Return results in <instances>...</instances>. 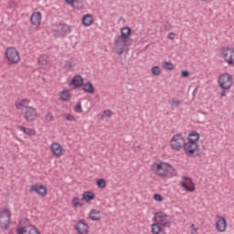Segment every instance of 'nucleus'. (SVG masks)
I'll return each instance as SVG.
<instances>
[{"label": "nucleus", "mask_w": 234, "mask_h": 234, "mask_svg": "<svg viewBox=\"0 0 234 234\" xmlns=\"http://www.w3.org/2000/svg\"><path fill=\"white\" fill-rule=\"evenodd\" d=\"M38 63L40 65H48V57L47 55H42L38 58Z\"/></svg>", "instance_id": "obj_30"}, {"label": "nucleus", "mask_w": 234, "mask_h": 234, "mask_svg": "<svg viewBox=\"0 0 234 234\" xmlns=\"http://www.w3.org/2000/svg\"><path fill=\"white\" fill-rule=\"evenodd\" d=\"M222 58L229 63V65H234V48H225L222 50Z\"/></svg>", "instance_id": "obj_11"}, {"label": "nucleus", "mask_w": 234, "mask_h": 234, "mask_svg": "<svg viewBox=\"0 0 234 234\" xmlns=\"http://www.w3.org/2000/svg\"><path fill=\"white\" fill-rule=\"evenodd\" d=\"M55 37H65L67 34H70V27L67 24H58L56 29L53 30Z\"/></svg>", "instance_id": "obj_8"}, {"label": "nucleus", "mask_w": 234, "mask_h": 234, "mask_svg": "<svg viewBox=\"0 0 234 234\" xmlns=\"http://www.w3.org/2000/svg\"><path fill=\"white\" fill-rule=\"evenodd\" d=\"M69 85H74V87H81V85H83V78L80 75L74 76Z\"/></svg>", "instance_id": "obj_20"}, {"label": "nucleus", "mask_w": 234, "mask_h": 234, "mask_svg": "<svg viewBox=\"0 0 234 234\" xmlns=\"http://www.w3.org/2000/svg\"><path fill=\"white\" fill-rule=\"evenodd\" d=\"M66 3H68V5H72V3H75V0H66Z\"/></svg>", "instance_id": "obj_45"}, {"label": "nucleus", "mask_w": 234, "mask_h": 234, "mask_svg": "<svg viewBox=\"0 0 234 234\" xmlns=\"http://www.w3.org/2000/svg\"><path fill=\"white\" fill-rule=\"evenodd\" d=\"M90 220L98 221L100 220L101 216H100V210L92 209L90 212Z\"/></svg>", "instance_id": "obj_24"}, {"label": "nucleus", "mask_w": 234, "mask_h": 234, "mask_svg": "<svg viewBox=\"0 0 234 234\" xmlns=\"http://www.w3.org/2000/svg\"><path fill=\"white\" fill-rule=\"evenodd\" d=\"M171 105H172V107H179L180 106V101L173 99L172 102H171Z\"/></svg>", "instance_id": "obj_36"}, {"label": "nucleus", "mask_w": 234, "mask_h": 234, "mask_svg": "<svg viewBox=\"0 0 234 234\" xmlns=\"http://www.w3.org/2000/svg\"><path fill=\"white\" fill-rule=\"evenodd\" d=\"M170 143L174 151H182V149H184V145L186 144V138H184L182 134L176 133L172 137Z\"/></svg>", "instance_id": "obj_4"}, {"label": "nucleus", "mask_w": 234, "mask_h": 234, "mask_svg": "<svg viewBox=\"0 0 234 234\" xmlns=\"http://www.w3.org/2000/svg\"><path fill=\"white\" fill-rule=\"evenodd\" d=\"M163 67H164V69H165V70H174L175 69V65L171 62H164Z\"/></svg>", "instance_id": "obj_32"}, {"label": "nucleus", "mask_w": 234, "mask_h": 234, "mask_svg": "<svg viewBox=\"0 0 234 234\" xmlns=\"http://www.w3.org/2000/svg\"><path fill=\"white\" fill-rule=\"evenodd\" d=\"M30 21L35 27L41 25V13L35 12L31 15Z\"/></svg>", "instance_id": "obj_18"}, {"label": "nucleus", "mask_w": 234, "mask_h": 234, "mask_svg": "<svg viewBox=\"0 0 234 234\" xmlns=\"http://www.w3.org/2000/svg\"><path fill=\"white\" fill-rule=\"evenodd\" d=\"M190 229H192V234H195V233H197V229L195 228V224H192V225L190 226Z\"/></svg>", "instance_id": "obj_42"}, {"label": "nucleus", "mask_w": 234, "mask_h": 234, "mask_svg": "<svg viewBox=\"0 0 234 234\" xmlns=\"http://www.w3.org/2000/svg\"><path fill=\"white\" fill-rule=\"evenodd\" d=\"M161 225H158V223H153L151 225V231L153 234H160L162 233V227Z\"/></svg>", "instance_id": "obj_28"}, {"label": "nucleus", "mask_w": 234, "mask_h": 234, "mask_svg": "<svg viewBox=\"0 0 234 234\" xmlns=\"http://www.w3.org/2000/svg\"><path fill=\"white\" fill-rule=\"evenodd\" d=\"M195 92H197V90H194L193 94H195Z\"/></svg>", "instance_id": "obj_48"}, {"label": "nucleus", "mask_w": 234, "mask_h": 234, "mask_svg": "<svg viewBox=\"0 0 234 234\" xmlns=\"http://www.w3.org/2000/svg\"><path fill=\"white\" fill-rule=\"evenodd\" d=\"M82 112L81 103H78V104L75 106V112Z\"/></svg>", "instance_id": "obj_40"}, {"label": "nucleus", "mask_w": 234, "mask_h": 234, "mask_svg": "<svg viewBox=\"0 0 234 234\" xmlns=\"http://www.w3.org/2000/svg\"><path fill=\"white\" fill-rule=\"evenodd\" d=\"M96 196H94V193L90 191H86L82 194V200H85L86 202H90V200H94Z\"/></svg>", "instance_id": "obj_23"}, {"label": "nucleus", "mask_w": 234, "mask_h": 234, "mask_svg": "<svg viewBox=\"0 0 234 234\" xmlns=\"http://www.w3.org/2000/svg\"><path fill=\"white\" fill-rule=\"evenodd\" d=\"M127 45H129L127 38H124L123 37H121V36L115 37L114 47L116 48L117 54H119V56H122V54H123V52H125V47H127Z\"/></svg>", "instance_id": "obj_6"}, {"label": "nucleus", "mask_w": 234, "mask_h": 234, "mask_svg": "<svg viewBox=\"0 0 234 234\" xmlns=\"http://www.w3.org/2000/svg\"><path fill=\"white\" fill-rule=\"evenodd\" d=\"M151 168L154 175L161 176V178H173V176H176V170L168 163H154Z\"/></svg>", "instance_id": "obj_1"}, {"label": "nucleus", "mask_w": 234, "mask_h": 234, "mask_svg": "<svg viewBox=\"0 0 234 234\" xmlns=\"http://www.w3.org/2000/svg\"><path fill=\"white\" fill-rule=\"evenodd\" d=\"M30 104V101L28 99H24L16 103V109H18V111H25V109H27V107H31L28 106Z\"/></svg>", "instance_id": "obj_19"}, {"label": "nucleus", "mask_w": 234, "mask_h": 234, "mask_svg": "<svg viewBox=\"0 0 234 234\" xmlns=\"http://www.w3.org/2000/svg\"><path fill=\"white\" fill-rule=\"evenodd\" d=\"M5 57L10 63H19L20 61L19 51L16 48H8L5 50Z\"/></svg>", "instance_id": "obj_10"}, {"label": "nucleus", "mask_w": 234, "mask_h": 234, "mask_svg": "<svg viewBox=\"0 0 234 234\" xmlns=\"http://www.w3.org/2000/svg\"><path fill=\"white\" fill-rule=\"evenodd\" d=\"M183 178L185 181L180 182L179 186L186 189V191H190V193H193V191H195V185L193 184V180L187 176H185Z\"/></svg>", "instance_id": "obj_15"}, {"label": "nucleus", "mask_w": 234, "mask_h": 234, "mask_svg": "<svg viewBox=\"0 0 234 234\" xmlns=\"http://www.w3.org/2000/svg\"><path fill=\"white\" fill-rule=\"evenodd\" d=\"M30 193H37L40 197H47V187L43 185H32L30 186Z\"/></svg>", "instance_id": "obj_16"}, {"label": "nucleus", "mask_w": 234, "mask_h": 234, "mask_svg": "<svg viewBox=\"0 0 234 234\" xmlns=\"http://www.w3.org/2000/svg\"><path fill=\"white\" fill-rule=\"evenodd\" d=\"M46 120H47L48 122H52V121L54 120V115H52V112H48V113L46 114Z\"/></svg>", "instance_id": "obj_37"}, {"label": "nucleus", "mask_w": 234, "mask_h": 234, "mask_svg": "<svg viewBox=\"0 0 234 234\" xmlns=\"http://www.w3.org/2000/svg\"><path fill=\"white\" fill-rule=\"evenodd\" d=\"M131 36V27H122L121 29V37H124V39H128L129 37Z\"/></svg>", "instance_id": "obj_26"}, {"label": "nucleus", "mask_w": 234, "mask_h": 234, "mask_svg": "<svg viewBox=\"0 0 234 234\" xmlns=\"http://www.w3.org/2000/svg\"><path fill=\"white\" fill-rule=\"evenodd\" d=\"M188 142H194V144H197L198 140H200V134L197 132H191L187 136Z\"/></svg>", "instance_id": "obj_22"}, {"label": "nucleus", "mask_w": 234, "mask_h": 234, "mask_svg": "<svg viewBox=\"0 0 234 234\" xmlns=\"http://www.w3.org/2000/svg\"><path fill=\"white\" fill-rule=\"evenodd\" d=\"M16 234H41L37 228L35 226H25V227H18L16 229Z\"/></svg>", "instance_id": "obj_12"}, {"label": "nucleus", "mask_w": 234, "mask_h": 234, "mask_svg": "<svg viewBox=\"0 0 234 234\" xmlns=\"http://www.w3.org/2000/svg\"><path fill=\"white\" fill-rule=\"evenodd\" d=\"M64 69L65 70H68V71L70 70V69H72V62L67 61L64 65Z\"/></svg>", "instance_id": "obj_35"}, {"label": "nucleus", "mask_w": 234, "mask_h": 234, "mask_svg": "<svg viewBox=\"0 0 234 234\" xmlns=\"http://www.w3.org/2000/svg\"><path fill=\"white\" fill-rule=\"evenodd\" d=\"M181 76L183 78H187L189 76V71H187V70L182 71Z\"/></svg>", "instance_id": "obj_41"}, {"label": "nucleus", "mask_w": 234, "mask_h": 234, "mask_svg": "<svg viewBox=\"0 0 234 234\" xmlns=\"http://www.w3.org/2000/svg\"><path fill=\"white\" fill-rule=\"evenodd\" d=\"M153 76H160L162 74V70H160V67L155 66L152 68Z\"/></svg>", "instance_id": "obj_33"}, {"label": "nucleus", "mask_w": 234, "mask_h": 234, "mask_svg": "<svg viewBox=\"0 0 234 234\" xmlns=\"http://www.w3.org/2000/svg\"><path fill=\"white\" fill-rule=\"evenodd\" d=\"M154 200H156L157 202H162L163 198L162 196L160 194H155L154 196Z\"/></svg>", "instance_id": "obj_39"}, {"label": "nucleus", "mask_w": 234, "mask_h": 234, "mask_svg": "<svg viewBox=\"0 0 234 234\" xmlns=\"http://www.w3.org/2000/svg\"><path fill=\"white\" fill-rule=\"evenodd\" d=\"M92 16L90 15H85L82 18V25H84V27H90V25H92Z\"/></svg>", "instance_id": "obj_25"}, {"label": "nucleus", "mask_w": 234, "mask_h": 234, "mask_svg": "<svg viewBox=\"0 0 234 234\" xmlns=\"http://www.w3.org/2000/svg\"><path fill=\"white\" fill-rule=\"evenodd\" d=\"M18 129L22 131L25 134H27V136H36V130L32 128H27L25 126H18Z\"/></svg>", "instance_id": "obj_21"}, {"label": "nucleus", "mask_w": 234, "mask_h": 234, "mask_svg": "<svg viewBox=\"0 0 234 234\" xmlns=\"http://www.w3.org/2000/svg\"><path fill=\"white\" fill-rule=\"evenodd\" d=\"M219 87L223 90H228L231 88V85H233V79L231 78L230 74L224 73L220 75L218 79Z\"/></svg>", "instance_id": "obj_9"}, {"label": "nucleus", "mask_w": 234, "mask_h": 234, "mask_svg": "<svg viewBox=\"0 0 234 234\" xmlns=\"http://www.w3.org/2000/svg\"><path fill=\"white\" fill-rule=\"evenodd\" d=\"M50 149L51 153L55 156H61L63 154V147L61 146V144H59V143H53L50 146Z\"/></svg>", "instance_id": "obj_17"}, {"label": "nucleus", "mask_w": 234, "mask_h": 234, "mask_svg": "<svg viewBox=\"0 0 234 234\" xmlns=\"http://www.w3.org/2000/svg\"><path fill=\"white\" fill-rule=\"evenodd\" d=\"M227 228H228V222L226 221V218L222 216H217V221H216L217 231H218V233H224Z\"/></svg>", "instance_id": "obj_13"}, {"label": "nucleus", "mask_w": 234, "mask_h": 234, "mask_svg": "<svg viewBox=\"0 0 234 234\" xmlns=\"http://www.w3.org/2000/svg\"><path fill=\"white\" fill-rule=\"evenodd\" d=\"M73 207H82L83 203L79 199V197H74L72 200Z\"/></svg>", "instance_id": "obj_31"}, {"label": "nucleus", "mask_w": 234, "mask_h": 234, "mask_svg": "<svg viewBox=\"0 0 234 234\" xmlns=\"http://www.w3.org/2000/svg\"><path fill=\"white\" fill-rule=\"evenodd\" d=\"M84 0H75V3H78L79 5H81V3L83 2Z\"/></svg>", "instance_id": "obj_46"}, {"label": "nucleus", "mask_w": 234, "mask_h": 234, "mask_svg": "<svg viewBox=\"0 0 234 234\" xmlns=\"http://www.w3.org/2000/svg\"><path fill=\"white\" fill-rule=\"evenodd\" d=\"M23 118L26 122H36L37 118V110L34 107H27L22 111Z\"/></svg>", "instance_id": "obj_7"}, {"label": "nucleus", "mask_w": 234, "mask_h": 234, "mask_svg": "<svg viewBox=\"0 0 234 234\" xmlns=\"http://www.w3.org/2000/svg\"><path fill=\"white\" fill-rule=\"evenodd\" d=\"M103 113L105 114V116L107 118H111V116H112V111H111V110H106L103 112Z\"/></svg>", "instance_id": "obj_38"}, {"label": "nucleus", "mask_w": 234, "mask_h": 234, "mask_svg": "<svg viewBox=\"0 0 234 234\" xmlns=\"http://www.w3.org/2000/svg\"><path fill=\"white\" fill-rule=\"evenodd\" d=\"M66 119L68 120V122H74V116L72 115H67Z\"/></svg>", "instance_id": "obj_43"}, {"label": "nucleus", "mask_w": 234, "mask_h": 234, "mask_svg": "<svg viewBox=\"0 0 234 234\" xmlns=\"http://www.w3.org/2000/svg\"><path fill=\"white\" fill-rule=\"evenodd\" d=\"M168 39H175V33H169Z\"/></svg>", "instance_id": "obj_44"}, {"label": "nucleus", "mask_w": 234, "mask_h": 234, "mask_svg": "<svg viewBox=\"0 0 234 234\" xmlns=\"http://www.w3.org/2000/svg\"><path fill=\"white\" fill-rule=\"evenodd\" d=\"M83 90L84 92H88L89 94L94 93V86L90 82H87L83 84Z\"/></svg>", "instance_id": "obj_27"}, {"label": "nucleus", "mask_w": 234, "mask_h": 234, "mask_svg": "<svg viewBox=\"0 0 234 234\" xmlns=\"http://www.w3.org/2000/svg\"><path fill=\"white\" fill-rule=\"evenodd\" d=\"M74 229L79 234H89V224L85 222V219H80L75 225Z\"/></svg>", "instance_id": "obj_14"}, {"label": "nucleus", "mask_w": 234, "mask_h": 234, "mask_svg": "<svg viewBox=\"0 0 234 234\" xmlns=\"http://www.w3.org/2000/svg\"><path fill=\"white\" fill-rule=\"evenodd\" d=\"M154 220L159 226H163V228H171V221L169 220V216L164 212H156L154 217Z\"/></svg>", "instance_id": "obj_5"}, {"label": "nucleus", "mask_w": 234, "mask_h": 234, "mask_svg": "<svg viewBox=\"0 0 234 234\" xmlns=\"http://www.w3.org/2000/svg\"><path fill=\"white\" fill-rule=\"evenodd\" d=\"M183 149L186 154V156H189L190 158H195V156H198L199 150H198V144L195 142H185V145L183 146Z\"/></svg>", "instance_id": "obj_3"}, {"label": "nucleus", "mask_w": 234, "mask_h": 234, "mask_svg": "<svg viewBox=\"0 0 234 234\" xmlns=\"http://www.w3.org/2000/svg\"><path fill=\"white\" fill-rule=\"evenodd\" d=\"M97 186L98 187H100L101 189H103L105 187V186H107V183L105 182V179L101 178L97 181Z\"/></svg>", "instance_id": "obj_34"}, {"label": "nucleus", "mask_w": 234, "mask_h": 234, "mask_svg": "<svg viewBox=\"0 0 234 234\" xmlns=\"http://www.w3.org/2000/svg\"><path fill=\"white\" fill-rule=\"evenodd\" d=\"M221 96H226V92H225V91H222V92H221Z\"/></svg>", "instance_id": "obj_47"}, {"label": "nucleus", "mask_w": 234, "mask_h": 234, "mask_svg": "<svg viewBox=\"0 0 234 234\" xmlns=\"http://www.w3.org/2000/svg\"><path fill=\"white\" fill-rule=\"evenodd\" d=\"M10 220H12V212L10 210L5 208L0 211V229L3 231L10 229Z\"/></svg>", "instance_id": "obj_2"}, {"label": "nucleus", "mask_w": 234, "mask_h": 234, "mask_svg": "<svg viewBox=\"0 0 234 234\" xmlns=\"http://www.w3.org/2000/svg\"><path fill=\"white\" fill-rule=\"evenodd\" d=\"M60 100H62V101H70V93L69 90H62L60 92Z\"/></svg>", "instance_id": "obj_29"}]
</instances>
